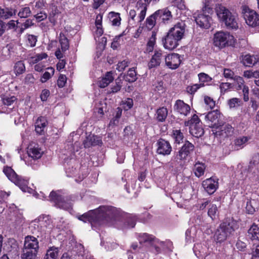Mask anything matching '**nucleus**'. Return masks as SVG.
<instances>
[{
    "label": "nucleus",
    "mask_w": 259,
    "mask_h": 259,
    "mask_svg": "<svg viewBox=\"0 0 259 259\" xmlns=\"http://www.w3.org/2000/svg\"><path fill=\"white\" fill-rule=\"evenodd\" d=\"M120 212L115 207L108 205L100 206L98 209L90 210L78 217V219L84 222H89L92 224L102 225L105 223L120 220Z\"/></svg>",
    "instance_id": "1"
},
{
    "label": "nucleus",
    "mask_w": 259,
    "mask_h": 259,
    "mask_svg": "<svg viewBox=\"0 0 259 259\" xmlns=\"http://www.w3.org/2000/svg\"><path fill=\"white\" fill-rule=\"evenodd\" d=\"M185 29L186 24L184 22H177L169 30L164 38L163 41L164 48L169 50H172L176 48L179 45V42L184 36Z\"/></svg>",
    "instance_id": "2"
},
{
    "label": "nucleus",
    "mask_w": 259,
    "mask_h": 259,
    "mask_svg": "<svg viewBox=\"0 0 259 259\" xmlns=\"http://www.w3.org/2000/svg\"><path fill=\"white\" fill-rule=\"evenodd\" d=\"M151 1V0H139L137 2L135 9L129 11V25L134 26L141 24L145 18L147 7Z\"/></svg>",
    "instance_id": "3"
},
{
    "label": "nucleus",
    "mask_w": 259,
    "mask_h": 259,
    "mask_svg": "<svg viewBox=\"0 0 259 259\" xmlns=\"http://www.w3.org/2000/svg\"><path fill=\"white\" fill-rule=\"evenodd\" d=\"M216 13L220 22H223L229 28L237 29L238 28V18L237 15L232 13L225 7L219 5Z\"/></svg>",
    "instance_id": "4"
},
{
    "label": "nucleus",
    "mask_w": 259,
    "mask_h": 259,
    "mask_svg": "<svg viewBox=\"0 0 259 259\" xmlns=\"http://www.w3.org/2000/svg\"><path fill=\"white\" fill-rule=\"evenodd\" d=\"M238 228V225L236 221L232 219H227L217 230L214 234L215 240L219 242L225 241Z\"/></svg>",
    "instance_id": "5"
},
{
    "label": "nucleus",
    "mask_w": 259,
    "mask_h": 259,
    "mask_svg": "<svg viewBox=\"0 0 259 259\" xmlns=\"http://www.w3.org/2000/svg\"><path fill=\"white\" fill-rule=\"evenodd\" d=\"M234 43V36L228 32L219 31L214 35L213 44L217 47L223 48L227 45L232 46Z\"/></svg>",
    "instance_id": "6"
},
{
    "label": "nucleus",
    "mask_w": 259,
    "mask_h": 259,
    "mask_svg": "<svg viewBox=\"0 0 259 259\" xmlns=\"http://www.w3.org/2000/svg\"><path fill=\"white\" fill-rule=\"evenodd\" d=\"M186 126H190V133L193 137L199 138L204 134V130L202 127V123L198 116L194 114L190 120L185 122Z\"/></svg>",
    "instance_id": "7"
},
{
    "label": "nucleus",
    "mask_w": 259,
    "mask_h": 259,
    "mask_svg": "<svg viewBox=\"0 0 259 259\" xmlns=\"http://www.w3.org/2000/svg\"><path fill=\"white\" fill-rule=\"evenodd\" d=\"M50 201L54 202L58 207L69 210L72 207V203L67 197L61 194L60 192L52 191L50 194Z\"/></svg>",
    "instance_id": "8"
},
{
    "label": "nucleus",
    "mask_w": 259,
    "mask_h": 259,
    "mask_svg": "<svg viewBox=\"0 0 259 259\" xmlns=\"http://www.w3.org/2000/svg\"><path fill=\"white\" fill-rule=\"evenodd\" d=\"M242 14L246 24L252 27L259 25V15L247 6L242 7Z\"/></svg>",
    "instance_id": "9"
},
{
    "label": "nucleus",
    "mask_w": 259,
    "mask_h": 259,
    "mask_svg": "<svg viewBox=\"0 0 259 259\" xmlns=\"http://www.w3.org/2000/svg\"><path fill=\"white\" fill-rule=\"evenodd\" d=\"M27 153L28 157L25 161L28 165H31L32 160L35 162V160L40 158L42 156V151L37 145L30 144L28 148Z\"/></svg>",
    "instance_id": "10"
},
{
    "label": "nucleus",
    "mask_w": 259,
    "mask_h": 259,
    "mask_svg": "<svg viewBox=\"0 0 259 259\" xmlns=\"http://www.w3.org/2000/svg\"><path fill=\"white\" fill-rule=\"evenodd\" d=\"M194 149V146L189 141H186L175 156V160L179 162L185 161Z\"/></svg>",
    "instance_id": "11"
},
{
    "label": "nucleus",
    "mask_w": 259,
    "mask_h": 259,
    "mask_svg": "<svg viewBox=\"0 0 259 259\" xmlns=\"http://www.w3.org/2000/svg\"><path fill=\"white\" fill-rule=\"evenodd\" d=\"M164 61L167 68L176 69L179 67L181 63V56L176 53L165 54Z\"/></svg>",
    "instance_id": "12"
},
{
    "label": "nucleus",
    "mask_w": 259,
    "mask_h": 259,
    "mask_svg": "<svg viewBox=\"0 0 259 259\" xmlns=\"http://www.w3.org/2000/svg\"><path fill=\"white\" fill-rule=\"evenodd\" d=\"M194 18L197 24L200 27L208 28L210 27L211 18L208 15L204 14L203 11L195 13Z\"/></svg>",
    "instance_id": "13"
},
{
    "label": "nucleus",
    "mask_w": 259,
    "mask_h": 259,
    "mask_svg": "<svg viewBox=\"0 0 259 259\" xmlns=\"http://www.w3.org/2000/svg\"><path fill=\"white\" fill-rule=\"evenodd\" d=\"M139 242L142 244L143 243H147L151 245L152 250H155L156 252H158V246H156V242H158V240L156 239L152 235H150L147 233H141L138 236Z\"/></svg>",
    "instance_id": "14"
},
{
    "label": "nucleus",
    "mask_w": 259,
    "mask_h": 259,
    "mask_svg": "<svg viewBox=\"0 0 259 259\" xmlns=\"http://www.w3.org/2000/svg\"><path fill=\"white\" fill-rule=\"evenodd\" d=\"M174 109L175 111L184 117L187 116L191 111L190 106L181 100H178L176 101Z\"/></svg>",
    "instance_id": "15"
},
{
    "label": "nucleus",
    "mask_w": 259,
    "mask_h": 259,
    "mask_svg": "<svg viewBox=\"0 0 259 259\" xmlns=\"http://www.w3.org/2000/svg\"><path fill=\"white\" fill-rule=\"evenodd\" d=\"M165 54L161 50L155 51L150 61L148 63V67L150 69L155 68L160 65L162 60L165 58Z\"/></svg>",
    "instance_id": "16"
},
{
    "label": "nucleus",
    "mask_w": 259,
    "mask_h": 259,
    "mask_svg": "<svg viewBox=\"0 0 259 259\" xmlns=\"http://www.w3.org/2000/svg\"><path fill=\"white\" fill-rule=\"evenodd\" d=\"M52 221L49 217L46 216L38 219L33 222L34 227H37V231H45L48 228H51Z\"/></svg>",
    "instance_id": "17"
},
{
    "label": "nucleus",
    "mask_w": 259,
    "mask_h": 259,
    "mask_svg": "<svg viewBox=\"0 0 259 259\" xmlns=\"http://www.w3.org/2000/svg\"><path fill=\"white\" fill-rule=\"evenodd\" d=\"M48 123L47 119L45 117H38L35 122V132L39 135H44L46 132Z\"/></svg>",
    "instance_id": "18"
},
{
    "label": "nucleus",
    "mask_w": 259,
    "mask_h": 259,
    "mask_svg": "<svg viewBox=\"0 0 259 259\" xmlns=\"http://www.w3.org/2000/svg\"><path fill=\"white\" fill-rule=\"evenodd\" d=\"M202 186L209 194H212L218 188V182L217 180L210 178L203 181Z\"/></svg>",
    "instance_id": "19"
},
{
    "label": "nucleus",
    "mask_w": 259,
    "mask_h": 259,
    "mask_svg": "<svg viewBox=\"0 0 259 259\" xmlns=\"http://www.w3.org/2000/svg\"><path fill=\"white\" fill-rule=\"evenodd\" d=\"M158 148L157 152L161 155H169L171 151V147L168 142L160 139L157 143Z\"/></svg>",
    "instance_id": "20"
},
{
    "label": "nucleus",
    "mask_w": 259,
    "mask_h": 259,
    "mask_svg": "<svg viewBox=\"0 0 259 259\" xmlns=\"http://www.w3.org/2000/svg\"><path fill=\"white\" fill-rule=\"evenodd\" d=\"M102 144V140L97 136L90 134L88 136L86 139L83 142L85 148H89L91 146L99 145Z\"/></svg>",
    "instance_id": "21"
},
{
    "label": "nucleus",
    "mask_w": 259,
    "mask_h": 259,
    "mask_svg": "<svg viewBox=\"0 0 259 259\" xmlns=\"http://www.w3.org/2000/svg\"><path fill=\"white\" fill-rule=\"evenodd\" d=\"M234 128L229 124H224L220 126V131L215 132L217 136L220 135L223 137L231 136L234 133Z\"/></svg>",
    "instance_id": "22"
},
{
    "label": "nucleus",
    "mask_w": 259,
    "mask_h": 259,
    "mask_svg": "<svg viewBox=\"0 0 259 259\" xmlns=\"http://www.w3.org/2000/svg\"><path fill=\"white\" fill-rule=\"evenodd\" d=\"M158 19L163 23H166L172 18L171 12L167 8L158 10L155 12Z\"/></svg>",
    "instance_id": "23"
},
{
    "label": "nucleus",
    "mask_w": 259,
    "mask_h": 259,
    "mask_svg": "<svg viewBox=\"0 0 259 259\" xmlns=\"http://www.w3.org/2000/svg\"><path fill=\"white\" fill-rule=\"evenodd\" d=\"M24 247L37 251L39 246L37 239L33 236H27L25 238Z\"/></svg>",
    "instance_id": "24"
},
{
    "label": "nucleus",
    "mask_w": 259,
    "mask_h": 259,
    "mask_svg": "<svg viewBox=\"0 0 259 259\" xmlns=\"http://www.w3.org/2000/svg\"><path fill=\"white\" fill-rule=\"evenodd\" d=\"M220 114L218 110H215L210 112H209L205 115V119L207 121H210L212 123L214 122V124L211 126L212 128H218V125L216 124V121H218V119L220 118Z\"/></svg>",
    "instance_id": "25"
},
{
    "label": "nucleus",
    "mask_w": 259,
    "mask_h": 259,
    "mask_svg": "<svg viewBox=\"0 0 259 259\" xmlns=\"http://www.w3.org/2000/svg\"><path fill=\"white\" fill-rule=\"evenodd\" d=\"M102 18L103 16L101 14L97 15L95 21V29L94 32L95 38L97 37H100L103 34V29L102 28Z\"/></svg>",
    "instance_id": "26"
},
{
    "label": "nucleus",
    "mask_w": 259,
    "mask_h": 259,
    "mask_svg": "<svg viewBox=\"0 0 259 259\" xmlns=\"http://www.w3.org/2000/svg\"><path fill=\"white\" fill-rule=\"evenodd\" d=\"M258 60L257 56L247 54L242 57V62L244 65L251 67L254 65Z\"/></svg>",
    "instance_id": "27"
},
{
    "label": "nucleus",
    "mask_w": 259,
    "mask_h": 259,
    "mask_svg": "<svg viewBox=\"0 0 259 259\" xmlns=\"http://www.w3.org/2000/svg\"><path fill=\"white\" fill-rule=\"evenodd\" d=\"M15 185H17L23 192H27L30 193L32 189L28 187V182L27 180L24 179L18 176L16 179V182H13Z\"/></svg>",
    "instance_id": "28"
},
{
    "label": "nucleus",
    "mask_w": 259,
    "mask_h": 259,
    "mask_svg": "<svg viewBox=\"0 0 259 259\" xmlns=\"http://www.w3.org/2000/svg\"><path fill=\"white\" fill-rule=\"evenodd\" d=\"M111 72H107L105 75L99 82V85L101 88H104L111 82L114 77Z\"/></svg>",
    "instance_id": "29"
},
{
    "label": "nucleus",
    "mask_w": 259,
    "mask_h": 259,
    "mask_svg": "<svg viewBox=\"0 0 259 259\" xmlns=\"http://www.w3.org/2000/svg\"><path fill=\"white\" fill-rule=\"evenodd\" d=\"M248 236L252 240H259V227L253 224L248 231Z\"/></svg>",
    "instance_id": "30"
},
{
    "label": "nucleus",
    "mask_w": 259,
    "mask_h": 259,
    "mask_svg": "<svg viewBox=\"0 0 259 259\" xmlns=\"http://www.w3.org/2000/svg\"><path fill=\"white\" fill-rule=\"evenodd\" d=\"M108 18L113 26H118L120 25L121 18L119 13L111 12L108 14Z\"/></svg>",
    "instance_id": "31"
},
{
    "label": "nucleus",
    "mask_w": 259,
    "mask_h": 259,
    "mask_svg": "<svg viewBox=\"0 0 259 259\" xmlns=\"http://www.w3.org/2000/svg\"><path fill=\"white\" fill-rule=\"evenodd\" d=\"M3 172L7 176V177L13 183L16 182V179L18 178V175L15 172V171L9 166L4 167Z\"/></svg>",
    "instance_id": "32"
},
{
    "label": "nucleus",
    "mask_w": 259,
    "mask_h": 259,
    "mask_svg": "<svg viewBox=\"0 0 259 259\" xmlns=\"http://www.w3.org/2000/svg\"><path fill=\"white\" fill-rule=\"evenodd\" d=\"M156 246H158V249L159 250V251L156 252L155 250H154L153 251L155 253H159L160 251L161 248L163 250H167L168 251H171L172 249V243L169 240L163 242L160 241L158 240V242H156Z\"/></svg>",
    "instance_id": "33"
},
{
    "label": "nucleus",
    "mask_w": 259,
    "mask_h": 259,
    "mask_svg": "<svg viewBox=\"0 0 259 259\" xmlns=\"http://www.w3.org/2000/svg\"><path fill=\"white\" fill-rule=\"evenodd\" d=\"M37 253V251L36 250L23 247L22 258L23 259H34Z\"/></svg>",
    "instance_id": "34"
},
{
    "label": "nucleus",
    "mask_w": 259,
    "mask_h": 259,
    "mask_svg": "<svg viewBox=\"0 0 259 259\" xmlns=\"http://www.w3.org/2000/svg\"><path fill=\"white\" fill-rule=\"evenodd\" d=\"M205 169V166L204 163L201 162H196L194 166L193 171L195 176L197 177H200L203 175L204 170Z\"/></svg>",
    "instance_id": "35"
},
{
    "label": "nucleus",
    "mask_w": 259,
    "mask_h": 259,
    "mask_svg": "<svg viewBox=\"0 0 259 259\" xmlns=\"http://www.w3.org/2000/svg\"><path fill=\"white\" fill-rule=\"evenodd\" d=\"M250 139V138L249 137H239L235 139L234 141L235 145L238 148L241 149L246 145L247 142Z\"/></svg>",
    "instance_id": "36"
},
{
    "label": "nucleus",
    "mask_w": 259,
    "mask_h": 259,
    "mask_svg": "<svg viewBox=\"0 0 259 259\" xmlns=\"http://www.w3.org/2000/svg\"><path fill=\"white\" fill-rule=\"evenodd\" d=\"M167 116V110L165 107L160 108L156 112V118L159 121L165 120Z\"/></svg>",
    "instance_id": "37"
},
{
    "label": "nucleus",
    "mask_w": 259,
    "mask_h": 259,
    "mask_svg": "<svg viewBox=\"0 0 259 259\" xmlns=\"http://www.w3.org/2000/svg\"><path fill=\"white\" fill-rule=\"evenodd\" d=\"M58 255V248L52 247H50L46 253L44 258L46 259H55Z\"/></svg>",
    "instance_id": "38"
},
{
    "label": "nucleus",
    "mask_w": 259,
    "mask_h": 259,
    "mask_svg": "<svg viewBox=\"0 0 259 259\" xmlns=\"http://www.w3.org/2000/svg\"><path fill=\"white\" fill-rule=\"evenodd\" d=\"M59 41L61 45V48L62 52H65L69 48V42L68 39L65 35L62 33H60Z\"/></svg>",
    "instance_id": "39"
},
{
    "label": "nucleus",
    "mask_w": 259,
    "mask_h": 259,
    "mask_svg": "<svg viewBox=\"0 0 259 259\" xmlns=\"http://www.w3.org/2000/svg\"><path fill=\"white\" fill-rule=\"evenodd\" d=\"M158 20L157 15H155V12L148 17L146 19V27L149 29H151L155 25L156 21Z\"/></svg>",
    "instance_id": "40"
},
{
    "label": "nucleus",
    "mask_w": 259,
    "mask_h": 259,
    "mask_svg": "<svg viewBox=\"0 0 259 259\" xmlns=\"http://www.w3.org/2000/svg\"><path fill=\"white\" fill-rule=\"evenodd\" d=\"M47 54L45 53L38 54L35 56L31 57L30 58H29L28 61L29 64H34L42 60V59L47 58Z\"/></svg>",
    "instance_id": "41"
},
{
    "label": "nucleus",
    "mask_w": 259,
    "mask_h": 259,
    "mask_svg": "<svg viewBox=\"0 0 259 259\" xmlns=\"http://www.w3.org/2000/svg\"><path fill=\"white\" fill-rule=\"evenodd\" d=\"M25 71V66L23 61L17 62L14 66V72L18 75L22 74Z\"/></svg>",
    "instance_id": "42"
},
{
    "label": "nucleus",
    "mask_w": 259,
    "mask_h": 259,
    "mask_svg": "<svg viewBox=\"0 0 259 259\" xmlns=\"http://www.w3.org/2000/svg\"><path fill=\"white\" fill-rule=\"evenodd\" d=\"M47 69L48 71H46L41 77L40 81L42 83L46 82L54 74L55 70L53 68L48 67Z\"/></svg>",
    "instance_id": "43"
},
{
    "label": "nucleus",
    "mask_w": 259,
    "mask_h": 259,
    "mask_svg": "<svg viewBox=\"0 0 259 259\" xmlns=\"http://www.w3.org/2000/svg\"><path fill=\"white\" fill-rule=\"evenodd\" d=\"M172 138L175 140V143L179 144L183 141V134L180 130H174L173 131Z\"/></svg>",
    "instance_id": "44"
},
{
    "label": "nucleus",
    "mask_w": 259,
    "mask_h": 259,
    "mask_svg": "<svg viewBox=\"0 0 259 259\" xmlns=\"http://www.w3.org/2000/svg\"><path fill=\"white\" fill-rule=\"evenodd\" d=\"M17 98L14 96H4L3 98V103L5 106H11L16 102Z\"/></svg>",
    "instance_id": "45"
},
{
    "label": "nucleus",
    "mask_w": 259,
    "mask_h": 259,
    "mask_svg": "<svg viewBox=\"0 0 259 259\" xmlns=\"http://www.w3.org/2000/svg\"><path fill=\"white\" fill-rule=\"evenodd\" d=\"M46 2L44 0H38L36 1L32 7L33 12H38L42 11V10L46 7Z\"/></svg>",
    "instance_id": "46"
},
{
    "label": "nucleus",
    "mask_w": 259,
    "mask_h": 259,
    "mask_svg": "<svg viewBox=\"0 0 259 259\" xmlns=\"http://www.w3.org/2000/svg\"><path fill=\"white\" fill-rule=\"evenodd\" d=\"M126 224H125L122 228H133L136 225V217L134 215H129L127 218Z\"/></svg>",
    "instance_id": "47"
},
{
    "label": "nucleus",
    "mask_w": 259,
    "mask_h": 259,
    "mask_svg": "<svg viewBox=\"0 0 259 259\" xmlns=\"http://www.w3.org/2000/svg\"><path fill=\"white\" fill-rule=\"evenodd\" d=\"M126 78L129 82H134L137 79V73L134 68H130L128 70Z\"/></svg>",
    "instance_id": "48"
},
{
    "label": "nucleus",
    "mask_w": 259,
    "mask_h": 259,
    "mask_svg": "<svg viewBox=\"0 0 259 259\" xmlns=\"http://www.w3.org/2000/svg\"><path fill=\"white\" fill-rule=\"evenodd\" d=\"M199 83H203V87L204 85V83L209 82L211 80V78L207 74L204 73H200L198 75Z\"/></svg>",
    "instance_id": "49"
},
{
    "label": "nucleus",
    "mask_w": 259,
    "mask_h": 259,
    "mask_svg": "<svg viewBox=\"0 0 259 259\" xmlns=\"http://www.w3.org/2000/svg\"><path fill=\"white\" fill-rule=\"evenodd\" d=\"M218 212V207L215 204H210L209 206L208 215L212 219L215 218Z\"/></svg>",
    "instance_id": "50"
},
{
    "label": "nucleus",
    "mask_w": 259,
    "mask_h": 259,
    "mask_svg": "<svg viewBox=\"0 0 259 259\" xmlns=\"http://www.w3.org/2000/svg\"><path fill=\"white\" fill-rule=\"evenodd\" d=\"M243 76L247 78H257L259 77V72L253 70L245 71L243 73Z\"/></svg>",
    "instance_id": "51"
},
{
    "label": "nucleus",
    "mask_w": 259,
    "mask_h": 259,
    "mask_svg": "<svg viewBox=\"0 0 259 259\" xmlns=\"http://www.w3.org/2000/svg\"><path fill=\"white\" fill-rule=\"evenodd\" d=\"M203 87V83H196L192 85H189L187 88V91L191 94H194L199 89Z\"/></svg>",
    "instance_id": "52"
},
{
    "label": "nucleus",
    "mask_w": 259,
    "mask_h": 259,
    "mask_svg": "<svg viewBox=\"0 0 259 259\" xmlns=\"http://www.w3.org/2000/svg\"><path fill=\"white\" fill-rule=\"evenodd\" d=\"M35 13L34 17L35 18L37 22H40L47 19L48 15L44 11H40L38 12H33Z\"/></svg>",
    "instance_id": "53"
},
{
    "label": "nucleus",
    "mask_w": 259,
    "mask_h": 259,
    "mask_svg": "<svg viewBox=\"0 0 259 259\" xmlns=\"http://www.w3.org/2000/svg\"><path fill=\"white\" fill-rule=\"evenodd\" d=\"M228 105L229 107L232 108H236L241 105V101L240 99L237 98H233L228 101Z\"/></svg>",
    "instance_id": "54"
},
{
    "label": "nucleus",
    "mask_w": 259,
    "mask_h": 259,
    "mask_svg": "<svg viewBox=\"0 0 259 259\" xmlns=\"http://www.w3.org/2000/svg\"><path fill=\"white\" fill-rule=\"evenodd\" d=\"M31 13V11L29 7H24L21 8L19 13L18 16L20 18H27L28 17Z\"/></svg>",
    "instance_id": "55"
},
{
    "label": "nucleus",
    "mask_w": 259,
    "mask_h": 259,
    "mask_svg": "<svg viewBox=\"0 0 259 259\" xmlns=\"http://www.w3.org/2000/svg\"><path fill=\"white\" fill-rule=\"evenodd\" d=\"M156 36L155 34H152L151 37L150 38L147 46V51L149 52H151L153 51L154 46L155 44Z\"/></svg>",
    "instance_id": "56"
},
{
    "label": "nucleus",
    "mask_w": 259,
    "mask_h": 259,
    "mask_svg": "<svg viewBox=\"0 0 259 259\" xmlns=\"http://www.w3.org/2000/svg\"><path fill=\"white\" fill-rule=\"evenodd\" d=\"M204 101L205 105L207 106V109H211L214 107L215 105V102L210 97L205 96Z\"/></svg>",
    "instance_id": "57"
},
{
    "label": "nucleus",
    "mask_w": 259,
    "mask_h": 259,
    "mask_svg": "<svg viewBox=\"0 0 259 259\" xmlns=\"http://www.w3.org/2000/svg\"><path fill=\"white\" fill-rule=\"evenodd\" d=\"M204 248H202L201 244H195L193 248V250L195 255L199 257L202 255V253H204Z\"/></svg>",
    "instance_id": "58"
},
{
    "label": "nucleus",
    "mask_w": 259,
    "mask_h": 259,
    "mask_svg": "<svg viewBox=\"0 0 259 259\" xmlns=\"http://www.w3.org/2000/svg\"><path fill=\"white\" fill-rule=\"evenodd\" d=\"M232 88V84L229 82H222L220 84V88L222 94H225Z\"/></svg>",
    "instance_id": "59"
},
{
    "label": "nucleus",
    "mask_w": 259,
    "mask_h": 259,
    "mask_svg": "<svg viewBox=\"0 0 259 259\" xmlns=\"http://www.w3.org/2000/svg\"><path fill=\"white\" fill-rule=\"evenodd\" d=\"M128 64H129V62L128 60H124L122 61L119 62L117 64L116 69L119 71H122L125 69V68L127 66H128Z\"/></svg>",
    "instance_id": "60"
},
{
    "label": "nucleus",
    "mask_w": 259,
    "mask_h": 259,
    "mask_svg": "<svg viewBox=\"0 0 259 259\" xmlns=\"http://www.w3.org/2000/svg\"><path fill=\"white\" fill-rule=\"evenodd\" d=\"M254 202V201H251L249 200L247 201L246 202V210L248 212V213L252 214L255 212V209L254 206H253V204Z\"/></svg>",
    "instance_id": "61"
},
{
    "label": "nucleus",
    "mask_w": 259,
    "mask_h": 259,
    "mask_svg": "<svg viewBox=\"0 0 259 259\" xmlns=\"http://www.w3.org/2000/svg\"><path fill=\"white\" fill-rule=\"evenodd\" d=\"M234 78L235 82L237 84L236 89L237 90H241L242 87L244 85V81L243 78L240 76H236Z\"/></svg>",
    "instance_id": "62"
},
{
    "label": "nucleus",
    "mask_w": 259,
    "mask_h": 259,
    "mask_svg": "<svg viewBox=\"0 0 259 259\" xmlns=\"http://www.w3.org/2000/svg\"><path fill=\"white\" fill-rule=\"evenodd\" d=\"M36 41L37 38L35 36L30 34L27 36V44L31 47L35 46Z\"/></svg>",
    "instance_id": "63"
},
{
    "label": "nucleus",
    "mask_w": 259,
    "mask_h": 259,
    "mask_svg": "<svg viewBox=\"0 0 259 259\" xmlns=\"http://www.w3.org/2000/svg\"><path fill=\"white\" fill-rule=\"evenodd\" d=\"M67 78L65 75L61 74L57 80V84L59 88H63L66 82Z\"/></svg>",
    "instance_id": "64"
}]
</instances>
